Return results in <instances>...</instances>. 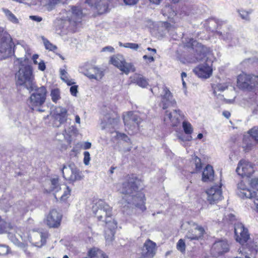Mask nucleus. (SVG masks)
I'll return each instance as SVG.
<instances>
[{"instance_id":"nucleus-1","label":"nucleus","mask_w":258,"mask_h":258,"mask_svg":"<svg viewBox=\"0 0 258 258\" xmlns=\"http://www.w3.org/2000/svg\"><path fill=\"white\" fill-rule=\"evenodd\" d=\"M141 181L135 175L127 177L122 183L119 191L122 194L120 204L123 208L135 207L142 212L146 210L145 195L140 190Z\"/></svg>"},{"instance_id":"nucleus-2","label":"nucleus","mask_w":258,"mask_h":258,"mask_svg":"<svg viewBox=\"0 0 258 258\" xmlns=\"http://www.w3.org/2000/svg\"><path fill=\"white\" fill-rule=\"evenodd\" d=\"M184 47L190 48V54L185 57L187 62L195 63L203 60L209 52V49L191 38H185L183 41Z\"/></svg>"},{"instance_id":"nucleus-3","label":"nucleus","mask_w":258,"mask_h":258,"mask_svg":"<svg viewBox=\"0 0 258 258\" xmlns=\"http://www.w3.org/2000/svg\"><path fill=\"white\" fill-rule=\"evenodd\" d=\"M30 92H34L30 97V106L33 110L40 112L45 111L43 105L45 102L46 98L47 90L45 87L41 86L38 87L34 85L33 88L28 89Z\"/></svg>"},{"instance_id":"nucleus-4","label":"nucleus","mask_w":258,"mask_h":258,"mask_svg":"<svg viewBox=\"0 0 258 258\" xmlns=\"http://www.w3.org/2000/svg\"><path fill=\"white\" fill-rule=\"evenodd\" d=\"M17 86H23L27 89L33 88L35 83L32 69L29 65L21 64L16 74Z\"/></svg>"},{"instance_id":"nucleus-5","label":"nucleus","mask_w":258,"mask_h":258,"mask_svg":"<svg viewBox=\"0 0 258 258\" xmlns=\"http://www.w3.org/2000/svg\"><path fill=\"white\" fill-rule=\"evenodd\" d=\"M141 115L140 113L134 111H129L124 115L123 122L129 134H134L138 132L140 124L143 120L144 117Z\"/></svg>"},{"instance_id":"nucleus-6","label":"nucleus","mask_w":258,"mask_h":258,"mask_svg":"<svg viewBox=\"0 0 258 258\" xmlns=\"http://www.w3.org/2000/svg\"><path fill=\"white\" fill-rule=\"evenodd\" d=\"M237 86L239 88L249 91L258 90V76L240 74L237 77Z\"/></svg>"},{"instance_id":"nucleus-7","label":"nucleus","mask_w":258,"mask_h":258,"mask_svg":"<svg viewBox=\"0 0 258 258\" xmlns=\"http://www.w3.org/2000/svg\"><path fill=\"white\" fill-rule=\"evenodd\" d=\"M14 43L10 35L4 31L2 27H0V53L1 57L5 58L11 55L13 51L12 47Z\"/></svg>"},{"instance_id":"nucleus-8","label":"nucleus","mask_w":258,"mask_h":258,"mask_svg":"<svg viewBox=\"0 0 258 258\" xmlns=\"http://www.w3.org/2000/svg\"><path fill=\"white\" fill-rule=\"evenodd\" d=\"M93 213L98 221L104 222L111 219L112 208L103 201H99L92 207Z\"/></svg>"},{"instance_id":"nucleus-9","label":"nucleus","mask_w":258,"mask_h":258,"mask_svg":"<svg viewBox=\"0 0 258 258\" xmlns=\"http://www.w3.org/2000/svg\"><path fill=\"white\" fill-rule=\"evenodd\" d=\"M63 177L70 182H74L83 178L81 171L74 164H70L68 166L63 165L62 169Z\"/></svg>"},{"instance_id":"nucleus-10","label":"nucleus","mask_w":258,"mask_h":258,"mask_svg":"<svg viewBox=\"0 0 258 258\" xmlns=\"http://www.w3.org/2000/svg\"><path fill=\"white\" fill-rule=\"evenodd\" d=\"M81 69L82 73L90 79L100 80L104 75L103 69L89 63H85Z\"/></svg>"},{"instance_id":"nucleus-11","label":"nucleus","mask_w":258,"mask_h":258,"mask_svg":"<svg viewBox=\"0 0 258 258\" xmlns=\"http://www.w3.org/2000/svg\"><path fill=\"white\" fill-rule=\"evenodd\" d=\"M86 14L80 6H71V9L66 12V18L70 24L76 25L81 22Z\"/></svg>"},{"instance_id":"nucleus-12","label":"nucleus","mask_w":258,"mask_h":258,"mask_svg":"<svg viewBox=\"0 0 258 258\" xmlns=\"http://www.w3.org/2000/svg\"><path fill=\"white\" fill-rule=\"evenodd\" d=\"M110 60L112 64L126 74H128L131 71L134 72L135 70L132 63L125 62L122 55L117 54L113 56L111 58Z\"/></svg>"},{"instance_id":"nucleus-13","label":"nucleus","mask_w":258,"mask_h":258,"mask_svg":"<svg viewBox=\"0 0 258 258\" xmlns=\"http://www.w3.org/2000/svg\"><path fill=\"white\" fill-rule=\"evenodd\" d=\"M229 250V245L226 239H219L213 244L211 249V254L218 257Z\"/></svg>"},{"instance_id":"nucleus-14","label":"nucleus","mask_w":258,"mask_h":258,"mask_svg":"<svg viewBox=\"0 0 258 258\" xmlns=\"http://www.w3.org/2000/svg\"><path fill=\"white\" fill-rule=\"evenodd\" d=\"M236 172L242 177H249L254 172L253 165L248 161L241 160L238 164Z\"/></svg>"},{"instance_id":"nucleus-15","label":"nucleus","mask_w":258,"mask_h":258,"mask_svg":"<svg viewBox=\"0 0 258 258\" xmlns=\"http://www.w3.org/2000/svg\"><path fill=\"white\" fill-rule=\"evenodd\" d=\"M234 233L236 241L241 244H243L249 238L248 230L242 223L235 224Z\"/></svg>"},{"instance_id":"nucleus-16","label":"nucleus","mask_w":258,"mask_h":258,"mask_svg":"<svg viewBox=\"0 0 258 258\" xmlns=\"http://www.w3.org/2000/svg\"><path fill=\"white\" fill-rule=\"evenodd\" d=\"M208 195L207 200L210 204H213L216 203L222 198L221 184L220 185H214L212 186L206 191Z\"/></svg>"},{"instance_id":"nucleus-17","label":"nucleus","mask_w":258,"mask_h":258,"mask_svg":"<svg viewBox=\"0 0 258 258\" xmlns=\"http://www.w3.org/2000/svg\"><path fill=\"white\" fill-rule=\"evenodd\" d=\"M110 0H86L85 3L91 7H94L99 14L107 12L109 9Z\"/></svg>"},{"instance_id":"nucleus-18","label":"nucleus","mask_w":258,"mask_h":258,"mask_svg":"<svg viewBox=\"0 0 258 258\" xmlns=\"http://www.w3.org/2000/svg\"><path fill=\"white\" fill-rule=\"evenodd\" d=\"M163 93L161 103L162 108L165 109L169 107H174L176 104V102L169 90L166 87H164Z\"/></svg>"},{"instance_id":"nucleus-19","label":"nucleus","mask_w":258,"mask_h":258,"mask_svg":"<svg viewBox=\"0 0 258 258\" xmlns=\"http://www.w3.org/2000/svg\"><path fill=\"white\" fill-rule=\"evenodd\" d=\"M62 215L56 210H51L47 216L46 223L49 227L57 228L60 224Z\"/></svg>"},{"instance_id":"nucleus-20","label":"nucleus","mask_w":258,"mask_h":258,"mask_svg":"<svg viewBox=\"0 0 258 258\" xmlns=\"http://www.w3.org/2000/svg\"><path fill=\"white\" fill-rule=\"evenodd\" d=\"M184 118L183 114L179 109H175L173 112H170L168 111L165 112L164 121L169 120L172 125L173 126H177L179 124L180 121Z\"/></svg>"},{"instance_id":"nucleus-21","label":"nucleus","mask_w":258,"mask_h":258,"mask_svg":"<svg viewBox=\"0 0 258 258\" xmlns=\"http://www.w3.org/2000/svg\"><path fill=\"white\" fill-rule=\"evenodd\" d=\"M52 116L56 121H58V124L56 123L53 124L54 126L58 127L61 124L63 123L67 119V110L66 108L58 106L55 108L53 111Z\"/></svg>"},{"instance_id":"nucleus-22","label":"nucleus","mask_w":258,"mask_h":258,"mask_svg":"<svg viewBox=\"0 0 258 258\" xmlns=\"http://www.w3.org/2000/svg\"><path fill=\"white\" fill-rule=\"evenodd\" d=\"M193 225L195 226V227L188 231L185 238L191 240L201 239L205 233L204 228L201 226L197 225L195 223Z\"/></svg>"},{"instance_id":"nucleus-23","label":"nucleus","mask_w":258,"mask_h":258,"mask_svg":"<svg viewBox=\"0 0 258 258\" xmlns=\"http://www.w3.org/2000/svg\"><path fill=\"white\" fill-rule=\"evenodd\" d=\"M194 72L199 77L207 79L212 75V69L208 63H204L196 67Z\"/></svg>"},{"instance_id":"nucleus-24","label":"nucleus","mask_w":258,"mask_h":258,"mask_svg":"<svg viewBox=\"0 0 258 258\" xmlns=\"http://www.w3.org/2000/svg\"><path fill=\"white\" fill-rule=\"evenodd\" d=\"M237 194L241 198L252 199L255 197V191L252 192L246 188L244 182L241 181L237 184Z\"/></svg>"},{"instance_id":"nucleus-25","label":"nucleus","mask_w":258,"mask_h":258,"mask_svg":"<svg viewBox=\"0 0 258 258\" xmlns=\"http://www.w3.org/2000/svg\"><path fill=\"white\" fill-rule=\"evenodd\" d=\"M8 211L13 212L17 216H19L25 214L28 211V210L24 202L19 201L13 206H10Z\"/></svg>"},{"instance_id":"nucleus-26","label":"nucleus","mask_w":258,"mask_h":258,"mask_svg":"<svg viewBox=\"0 0 258 258\" xmlns=\"http://www.w3.org/2000/svg\"><path fill=\"white\" fill-rule=\"evenodd\" d=\"M118 120V119L116 117H114L112 115L107 114L102 119L101 122L102 127L104 129L106 127H109L110 126L113 127L117 123Z\"/></svg>"},{"instance_id":"nucleus-27","label":"nucleus","mask_w":258,"mask_h":258,"mask_svg":"<svg viewBox=\"0 0 258 258\" xmlns=\"http://www.w3.org/2000/svg\"><path fill=\"white\" fill-rule=\"evenodd\" d=\"M214 180V172L212 166L208 165L204 169L202 173V181L205 182Z\"/></svg>"},{"instance_id":"nucleus-28","label":"nucleus","mask_w":258,"mask_h":258,"mask_svg":"<svg viewBox=\"0 0 258 258\" xmlns=\"http://www.w3.org/2000/svg\"><path fill=\"white\" fill-rule=\"evenodd\" d=\"M131 79L132 83L136 84L141 87L145 88L148 85L147 80L142 75L135 74Z\"/></svg>"},{"instance_id":"nucleus-29","label":"nucleus","mask_w":258,"mask_h":258,"mask_svg":"<svg viewBox=\"0 0 258 258\" xmlns=\"http://www.w3.org/2000/svg\"><path fill=\"white\" fill-rule=\"evenodd\" d=\"M88 255L90 258H108L104 252L95 247L88 251Z\"/></svg>"},{"instance_id":"nucleus-30","label":"nucleus","mask_w":258,"mask_h":258,"mask_svg":"<svg viewBox=\"0 0 258 258\" xmlns=\"http://www.w3.org/2000/svg\"><path fill=\"white\" fill-rule=\"evenodd\" d=\"M67 23H70L68 22L66 17H63V18L57 19L54 22L56 32L58 34H60L61 29L64 28Z\"/></svg>"},{"instance_id":"nucleus-31","label":"nucleus","mask_w":258,"mask_h":258,"mask_svg":"<svg viewBox=\"0 0 258 258\" xmlns=\"http://www.w3.org/2000/svg\"><path fill=\"white\" fill-rule=\"evenodd\" d=\"M155 243L150 240H148L144 244L143 248L145 250L148 252L150 254H152L153 256L155 254Z\"/></svg>"},{"instance_id":"nucleus-32","label":"nucleus","mask_w":258,"mask_h":258,"mask_svg":"<svg viewBox=\"0 0 258 258\" xmlns=\"http://www.w3.org/2000/svg\"><path fill=\"white\" fill-rule=\"evenodd\" d=\"M162 27L165 28L169 35L172 36L173 39L175 40L177 39L176 35H175L176 33L175 32V28L174 26L167 22H164L162 23Z\"/></svg>"},{"instance_id":"nucleus-33","label":"nucleus","mask_w":258,"mask_h":258,"mask_svg":"<svg viewBox=\"0 0 258 258\" xmlns=\"http://www.w3.org/2000/svg\"><path fill=\"white\" fill-rule=\"evenodd\" d=\"M237 12L238 13L239 17L247 22L250 21L249 15L252 13V10L250 9L248 11H245L243 9H238Z\"/></svg>"},{"instance_id":"nucleus-34","label":"nucleus","mask_w":258,"mask_h":258,"mask_svg":"<svg viewBox=\"0 0 258 258\" xmlns=\"http://www.w3.org/2000/svg\"><path fill=\"white\" fill-rule=\"evenodd\" d=\"M2 11L4 13L7 18L10 21L14 24H18L19 23L18 19L9 10L6 8H3Z\"/></svg>"},{"instance_id":"nucleus-35","label":"nucleus","mask_w":258,"mask_h":258,"mask_svg":"<svg viewBox=\"0 0 258 258\" xmlns=\"http://www.w3.org/2000/svg\"><path fill=\"white\" fill-rule=\"evenodd\" d=\"M104 223L109 231L114 232L115 229L117 228V222L114 219L112 221L111 217V219H107Z\"/></svg>"},{"instance_id":"nucleus-36","label":"nucleus","mask_w":258,"mask_h":258,"mask_svg":"<svg viewBox=\"0 0 258 258\" xmlns=\"http://www.w3.org/2000/svg\"><path fill=\"white\" fill-rule=\"evenodd\" d=\"M50 188L51 191L57 192L60 189L59 183V178L58 177L51 178L50 179Z\"/></svg>"},{"instance_id":"nucleus-37","label":"nucleus","mask_w":258,"mask_h":258,"mask_svg":"<svg viewBox=\"0 0 258 258\" xmlns=\"http://www.w3.org/2000/svg\"><path fill=\"white\" fill-rule=\"evenodd\" d=\"M63 3V0H49L48 4L46 5L47 9L48 11H50L56 6Z\"/></svg>"},{"instance_id":"nucleus-38","label":"nucleus","mask_w":258,"mask_h":258,"mask_svg":"<svg viewBox=\"0 0 258 258\" xmlns=\"http://www.w3.org/2000/svg\"><path fill=\"white\" fill-rule=\"evenodd\" d=\"M256 251H253L250 253H248L246 250H240L239 255L236 256L235 258H255Z\"/></svg>"},{"instance_id":"nucleus-39","label":"nucleus","mask_w":258,"mask_h":258,"mask_svg":"<svg viewBox=\"0 0 258 258\" xmlns=\"http://www.w3.org/2000/svg\"><path fill=\"white\" fill-rule=\"evenodd\" d=\"M50 96L52 101L56 103L60 99V91L58 89H54L51 91Z\"/></svg>"},{"instance_id":"nucleus-40","label":"nucleus","mask_w":258,"mask_h":258,"mask_svg":"<svg viewBox=\"0 0 258 258\" xmlns=\"http://www.w3.org/2000/svg\"><path fill=\"white\" fill-rule=\"evenodd\" d=\"M212 87L213 89V93L215 94V95H217V92L224 91L227 89L228 85L226 84H219L215 86H213Z\"/></svg>"},{"instance_id":"nucleus-41","label":"nucleus","mask_w":258,"mask_h":258,"mask_svg":"<svg viewBox=\"0 0 258 258\" xmlns=\"http://www.w3.org/2000/svg\"><path fill=\"white\" fill-rule=\"evenodd\" d=\"M182 127L184 133L186 134H191L192 132V128L191 124L186 121H183L182 122Z\"/></svg>"},{"instance_id":"nucleus-42","label":"nucleus","mask_w":258,"mask_h":258,"mask_svg":"<svg viewBox=\"0 0 258 258\" xmlns=\"http://www.w3.org/2000/svg\"><path fill=\"white\" fill-rule=\"evenodd\" d=\"M42 39L43 41L44 44L45 48L49 50H54L57 49V47L51 43L47 39L45 38L43 36L42 37Z\"/></svg>"},{"instance_id":"nucleus-43","label":"nucleus","mask_w":258,"mask_h":258,"mask_svg":"<svg viewBox=\"0 0 258 258\" xmlns=\"http://www.w3.org/2000/svg\"><path fill=\"white\" fill-rule=\"evenodd\" d=\"M248 133L257 142H258V127L254 126L248 131Z\"/></svg>"},{"instance_id":"nucleus-44","label":"nucleus","mask_w":258,"mask_h":258,"mask_svg":"<svg viewBox=\"0 0 258 258\" xmlns=\"http://www.w3.org/2000/svg\"><path fill=\"white\" fill-rule=\"evenodd\" d=\"M176 247L177 249L181 252H184L185 250V244L184 240L182 239H179L177 243Z\"/></svg>"},{"instance_id":"nucleus-45","label":"nucleus","mask_w":258,"mask_h":258,"mask_svg":"<svg viewBox=\"0 0 258 258\" xmlns=\"http://www.w3.org/2000/svg\"><path fill=\"white\" fill-rule=\"evenodd\" d=\"M114 232L106 230L105 233V237L108 242L112 241L114 239Z\"/></svg>"},{"instance_id":"nucleus-46","label":"nucleus","mask_w":258,"mask_h":258,"mask_svg":"<svg viewBox=\"0 0 258 258\" xmlns=\"http://www.w3.org/2000/svg\"><path fill=\"white\" fill-rule=\"evenodd\" d=\"M194 160L196 171H199L202 169V167L201 159H200L197 156H195Z\"/></svg>"},{"instance_id":"nucleus-47","label":"nucleus","mask_w":258,"mask_h":258,"mask_svg":"<svg viewBox=\"0 0 258 258\" xmlns=\"http://www.w3.org/2000/svg\"><path fill=\"white\" fill-rule=\"evenodd\" d=\"M71 189L67 186L66 189L64 191L63 194L60 197V200L61 201H65L70 195Z\"/></svg>"},{"instance_id":"nucleus-48","label":"nucleus","mask_w":258,"mask_h":258,"mask_svg":"<svg viewBox=\"0 0 258 258\" xmlns=\"http://www.w3.org/2000/svg\"><path fill=\"white\" fill-rule=\"evenodd\" d=\"M251 187L258 191V178H252L250 181Z\"/></svg>"},{"instance_id":"nucleus-49","label":"nucleus","mask_w":258,"mask_h":258,"mask_svg":"<svg viewBox=\"0 0 258 258\" xmlns=\"http://www.w3.org/2000/svg\"><path fill=\"white\" fill-rule=\"evenodd\" d=\"M153 255L150 254L148 252L142 248L140 253V256L139 258H153Z\"/></svg>"},{"instance_id":"nucleus-50","label":"nucleus","mask_w":258,"mask_h":258,"mask_svg":"<svg viewBox=\"0 0 258 258\" xmlns=\"http://www.w3.org/2000/svg\"><path fill=\"white\" fill-rule=\"evenodd\" d=\"M8 247L5 245H0V255H4L8 253Z\"/></svg>"},{"instance_id":"nucleus-51","label":"nucleus","mask_w":258,"mask_h":258,"mask_svg":"<svg viewBox=\"0 0 258 258\" xmlns=\"http://www.w3.org/2000/svg\"><path fill=\"white\" fill-rule=\"evenodd\" d=\"M84 163L86 165H88L89 164V161L90 160V153L88 151H85L84 152Z\"/></svg>"},{"instance_id":"nucleus-52","label":"nucleus","mask_w":258,"mask_h":258,"mask_svg":"<svg viewBox=\"0 0 258 258\" xmlns=\"http://www.w3.org/2000/svg\"><path fill=\"white\" fill-rule=\"evenodd\" d=\"M70 92L74 96H76L78 93V86L76 85L72 86L70 88Z\"/></svg>"},{"instance_id":"nucleus-53","label":"nucleus","mask_w":258,"mask_h":258,"mask_svg":"<svg viewBox=\"0 0 258 258\" xmlns=\"http://www.w3.org/2000/svg\"><path fill=\"white\" fill-rule=\"evenodd\" d=\"M139 0H123L124 3L126 5H135L138 2Z\"/></svg>"},{"instance_id":"nucleus-54","label":"nucleus","mask_w":258,"mask_h":258,"mask_svg":"<svg viewBox=\"0 0 258 258\" xmlns=\"http://www.w3.org/2000/svg\"><path fill=\"white\" fill-rule=\"evenodd\" d=\"M46 67L45 62L43 60H41L38 63V69L41 71H43L45 70Z\"/></svg>"},{"instance_id":"nucleus-55","label":"nucleus","mask_w":258,"mask_h":258,"mask_svg":"<svg viewBox=\"0 0 258 258\" xmlns=\"http://www.w3.org/2000/svg\"><path fill=\"white\" fill-rule=\"evenodd\" d=\"M101 51L103 52L109 51L110 52H113L114 51V49L111 46H107L103 47Z\"/></svg>"},{"instance_id":"nucleus-56","label":"nucleus","mask_w":258,"mask_h":258,"mask_svg":"<svg viewBox=\"0 0 258 258\" xmlns=\"http://www.w3.org/2000/svg\"><path fill=\"white\" fill-rule=\"evenodd\" d=\"M252 146H253L252 144L251 143H249V144H247L245 146H243V148L244 151L245 152H248L252 149Z\"/></svg>"},{"instance_id":"nucleus-57","label":"nucleus","mask_w":258,"mask_h":258,"mask_svg":"<svg viewBox=\"0 0 258 258\" xmlns=\"http://www.w3.org/2000/svg\"><path fill=\"white\" fill-rule=\"evenodd\" d=\"M29 17L31 20L38 22H41L42 20V18L41 17L37 16H30Z\"/></svg>"},{"instance_id":"nucleus-58","label":"nucleus","mask_w":258,"mask_h":258,"mask_svg":"<svg viewBox=\"0 0 258 258\" xmlns=\"http://www.w3.org/2000/svg\"><path fill=\"white\" fill-rule=\"evenodd\" d=\"M143 57L144 59L148 60V61H147L148 63L153 62L155 60L154 57L152 56H148L147 55H144Z\"/></svg>"},{"instance_id":"nucleus-59","label":"nucleus","mask_w":258,"mask_h":258,"mask_svg":"<svg viewBox=\"0 0 258 258\" xmlns=\"http://www.w3.org/2000/svg\"><path fill=\"white\" fill-rule=\"evenodd\" d=\"M222 37L224 40H229L231 38V34L229 33L223 34L222 35Z\"/></svg>"},{"instance_id":"nucleus-60","label":"nucleus","mask_w":258,"mask_h":258,"mask_svg":"<svg viewBox=\"0 0 258 258\" xmlns=\"http://www.w3.org/2000/svg\"><path fill=\"white\" fill-rule=\"evenodd\" d=\"M60 74L61 75V78L63 80H65V78H67L66 75L67 72L64 70H60Z\"/></svg>"},{"instance_id":"nucleus-61","label":"nucleus","mask_w":258,"mask_h":258,"mask_svg":"<svg viewBox=\"0 0 258 258\" xmlns=\"http://www.w3.org/2000/svg\"><path fill=\"white\" fill-rule=\"evenodd\" d=\"M120 137L122 140H123V141H124L125 142H126L127 143H128L130 142V138L126 135H125L124 134H121Z\"/></svg>"},{"instance_id":"nucleus-62","label":"nucleus","mask_w":258,"mask_h":258,"mask_svg":"<svg viewBox=\"0 0 258 258\" xmlns=\"http://www.w3.org/2000/svg\"><path fill=\"white\" fill-rule=\"evenodd\" d=\"M139 47V45L137 43H131L130 48L134 49V50H137Z\"/></svg>"},{"instance_id":"nucleus-63","label":"nucleus","mask_w":258,"mask_h":258,"mask_svg":"<svg viewBox=\"0 0 258 258\" xmlns=\"http://www.w3.org/2000/svg\"><path fill=\"white\" fill-rule=\"evenodd\" d=\"M91 143L89 142H86L84 143L83 148L84 149L86 150V149H90L91 148Z\"/></svg>"},{"instance_id":"nucleus-64","label":"nucleus","mask_w":258,"mask_h":258,"mask_svg":"<svg viewBox=\"0 0 258 258\" xmlns=\"http://www.w3.org/2000/svg\"><path fill=\"white\" fill-rule=\"evenodd\" d=\"M258 196L256 195V194L255 193V198H252L251 199H253V203L254 205H255L257 209H258Z\"/></svg>"}]
</instances>
